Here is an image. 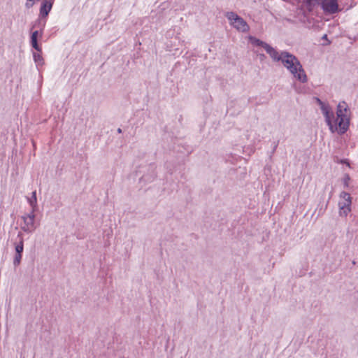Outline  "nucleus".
Wrapping results in <instances>:
<instances>
[{
    "label": "nucleus",
    "instance_id": "nucleus-1",
    "mask_svg": "<svg viewBox=\"0 0 358 358\" xmlns=\"http://www.w3.org/2000/svg\"><path fill=\"white\" fill-rule=\"evenodd\" d=\"M322 113L324 116L326 123L332 133L343 134L348 129L350 120V111L345 101L340 102L337 106L336 117L329 103L317 99Z\"/></svg>",
    "mask_w": 358,
    "mask_h": 358
},
{
    "label": "nucleus",
    "instance_id": "nucleus-2",
    "mask_svg": "<svg viewBox=\"0 0 358 358\" xmlns=\"http://www.w3.org/2000/svg\"><path fill=\"white\" fill-rule=\"evenodd\" d=\"M292 76L299 83H294V87L299 93H306L308 90L307 87V75L299 60L292 55Z\"/></svg>",
    "mask_w": 358,
    "mask_h": 358
},
{
    "label": "nucleus",
    "instance_id": "nucleus-3",
    "mask_svg": "<svg viewBox=\"0 0 358 358\" xmlns=\"http://www.w3.org/2000/svg\"><path fill=\"white\" fill-rule=\"evenodd\" d=\"M250 40L252 44L257 46H262L274 61H281L284 66L287 67L288 69L291 68V56L289 55L287 53L281 52L280 54H279L269 45L255 38L250 37Z\"/></svg>",
    "mask_w": 358,
    "mask_h": 358
},
{
    "label": "nucleus",
    "instance_id": "nucleus-4",
    "mask_svg": "<svg viewBox=\"0 0 358 358\" xmlns=\"http://www.w3.org/2000/svg\"><path fill=\"white\" fill-rule=\"evenodd\" d=\"M351 205L352 197L350 194L346 192H341L338 201L339 215L347 217L351 212Z\"/></svg>",
    "mask_w": 358,
    "mask_h": 358
},
{
    "label": "nucleus",
    "instance_id": "nucleus-5",
    "mask_svg": "<svg viewBox=\"0 0 358 358\" xmlns=\"http://www.w3.org/2000/svg\"><path fill=\"white\" fill-rule=\"evenodd\" d=\"M227 17L232 25L238 31L245 32L249 30V26L246 22L241 17L237 15V14L231 12L227 13L226 15Z\"/></svg>",
    "mask_w": 358,
    "mask_h": 358
},
{
    "label": "nucleus",
    "instance_id": "nucleus-6",
    "mask_svg": "<svg viewBox=\"0 0 358 358\" xmlns=\"http://www.w3.org/2000/svg\"><path fill=\"white\" fill-rule=\"evenodd\" d=\"M321 3L322 8L324 12L329 14H333L344 10H348L350 7L352 6L351 5L347 8L341 7V5L338 3V1H321Z\"/></svg>",
    "mask_w": 358,
    "mask_h": 358
},
{
    "label": "nucleus",
    "instance_id": "nucleus-7",
    "mask_svg": "<svg viewBox=\"0 0 358 358\" xmlns=\"http://www.w3.org/2000/svg\"><path fill=\"white\" fill-rule=\"evenodd\" d=\"M51 1H44L40 9V14L42 17H46L52 8Z\"/></svg>",
    "mask_w": 358,
    "mask_h": 358
},
{
    "label": "nucleus",
    "instance_id": "nucleus-8",
    "mask_svg": "<svg viewBox=\"0 0 358 358\" xmlns=\"http://www.w3.org/2000/svg\"><path fill=\"white\" fill-rule=\"evenodd\" d=\"M38 36H39V34H38V31H34L32 32L31 36V46L36 50H37L38 52H41V48L38 45V42H37Z\"/></svg>",
    "mask_w": 358,
    "mask_h": 358
},
{
    "label": "nucleus",
    "instance_id": "nucleus-9",
    "mask_svg": "<svg viewBox=\"0 0 358 358\" xmlns=\"http://www.w3.org/2000/svg\"><path fill=\"white\" fill-rule=\"evenodd\" d=\"M24 220L27 224L26 227H24L25 230L31 231L34 229V215H28L27 217H24Z\"/></svg>",
    "mask_w": 358,
    "mask_h": 358
},
{
    "label": "nucleus",
    "instance_id": "nucleus-10",
    "mask_svg": "<svg viewBox=\"0 0 358 358\" xmlns=\"http://www.w3.org/2000/svg\"><path fill=\"white\" fill-rule=\"evenodd\" d=\"M28 201L33 208L36 206L37 202L36 191L32 192V196L31 198L28 199Z\"/></svg>",
    "mask_w": 358,
    "mask_h": 358
},
{
    "label": "nucleus",
    "instance_id": "nucleus-11",
    "mask_svg": "<svg viewBox=\"0 0 358 358\" xmlns=\"http://www.w3.org/2000/svg\"><path fill=\"white\" fill-rule=\"evenodd\" d=\"M350 177L348 174H345L342 178V182L345 187H348L350 182Z\"/></svg>",
    "mask_w": 358,
    "mask_h": 358
},
{
    "label": "nucleus",
    "instance_id": "nucleus-12",
    "mask_svg": "<svg viewBox=\"0 0 358 358\" xmlns=\"http://www.w3.org/2000/svg\"><path fill=\"white\" fill-rule=\"evenodd\" d=\"M24 245H23V240L20 239L19 244L15 246V250L17 254H21L23 252Z\"/></svg>",
    "mask_w": 358,
    "mask_h": 358
},
{
    "label": "nucleus",
    "instance_id": "nucleus-13",
    "mask_svg": "<svg viewBox=\"0 0 358 358\" xmlns=\"http://www.w3.org/2000/svg\"><path fill=\"white\" fill-rule=\"evenodd\" d=\"M21 259H22V255L21 254H16L15 257V259H14V265L15 266H17L20 264V261H21Z\"/></svg>",
    "mask_w": 358,
    "mask_h": 358
},
{
    "label": "nucleus",
    "instance_id": "nucleus-14",
    "mask_svg": "<svg viewBox=\"0 0 358 358\" xmlns=\"http://www.w3.org/2000/svg\"><path fill=\"white\" fill-rule=\"evenodd\" d=\"M34 59H35V61H38V59H41V56H40V55L34 54Z\"/></svg>",
    "mask_w": 358,
    "mask_h": 358
},
{
    "label": "nucleus",
    "instance_id": "nucleus-15",
    "mask_svg": "<svg viewBox=\"0 0 358 358\" xmlns=\"http://www.w3.org/2000/svg\"><path fill=\"white\" fill-rule=\"evenodd\" d=\"M341 163L345 164L348 166L350 167V163L347 159L342 160Z\"/></svg>",
    "mask_w": 358,
    "mask_h": 358
},
{
    "label": "nucleus",
    "instance_id": "nucleus-16",
    "mask_svg": "<svg viewBox=\"0 0 358 358\" xmlns=\"http://www.w3.org/2000/svg\"><path fill=\"white\" fill-rule=\"evenodd\" d=\"M322 38H323V39H325V40H327V36L326 34H325V35H324V36H323V37H322Z\"/></svg>",
    "mask_w": 358,
    "mask_h": 358
},
{
    "label": "nucleus",
    "instance_id": "nucleus-17",
    "mask_svg": "<svg viewBox=\"0 0 358 358\" xmlns=\"http://www.w3.org/2000/svg\"><path fill=\"white\" fill-rule=\"evenodd\" d=\"M117 131H118V132H119V133H121V131H121V129H118V130H117Z\"/></svg>",
    "mask_w": 358,
    "mask_h": 358
},
{
    "label": "nucleus",
    "instance_id": "nucleus-18",
    "mask_svg": "<svg viewBox=\"0 0 358 358\" xmlns=\"http://www.w3.org/2000/svg\"><path fill=\"white\" fill-rule=\"evenodd\" d=\"M357 38H358V35H357Z\"/></svg>",
    "mask_w": 358,
    "mask_h": 358
}]
</instances>
